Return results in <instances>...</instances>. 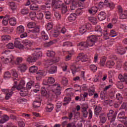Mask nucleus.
<instances>
[{"instance_id":"f257e3e1","label":"nucleus","mask_w":127,"mask_h":127,"mask_svg":"<svg viewBox=\"0 0 127 127\" xmlns=\"http://www.w3.org/2000/svg\"><path fill=\"white\" fill-rule=\"evenodd\" d=\"M52 5L54 6L57 9H61L62 13L64 14L67 12L68 10L67 8V5L66 4L63 3L62 0H52Z\"/></svg>"},{"instance_id":"f03ea898","label":"nucleus","mask_w":127,"mask_h":127,"mask_svg":"<svg viewBox=\"0 0 127 127\" xmlns=\"http://www.w3.org/2000/svg\"><path fill=\"white\" fill-rule=\"evenodd\" d=\"M41 48H35L34 49L35 53L32 54V56H29L27 59V61L29 63H32L36 62V60H38L40 57H42V52L39 51L41 50Z\"/></svg>"},{"instance_id":"7ed1b4c3","label":"nucleus","mask_w":127,"mask_h":127,"mask_svg":"<svg viewBox=\"0 0 127 127\" xmlns=\"http://www.w3.org/2000/svg\"><path fill=\"white\" fill-rule=\"evenodd\" d=\"M117 115H118V112L114 111L113 110H110L109 113H107V117L110 123L115 122L116 121V118H117Z\"/></svg>"},{"instance_id":"20e7f679","label":"nucleus","mask_w":127,"mask_h":127,"mask_svg":"<svg viewBox=\"0 0 127 127\" xmlns=\"http://www.w3.org/2000/svg\"><path fill=\"white\" fill-rule=\"evenodd\" d=\"M97 40H98V38L95 35H92L91 36L87 37V43H88L89 47H92V46H94V45L96 44Z\"/></svg>"},{"instance_id":"39448f33","label":"nucleus","mask_w":127,"mask_h":127,"mask_svg":"<svg viewBox=\"0 0 127 127\" xmlns=\"http://www.w3.org/2000/svg\"><path fill=\"white\" fill-rule=\"evenodd\" d=\"M52 86L55 88V89H52V91L55 94L56 96H58L61 95V86L60 84L56 83Z\"/></svg>"},{"instance_id":"423d86ee","label":"nucleus","mask_w":127,"mask_h":127,"mask_svg":"<svg viewBox=\"0 0 127 127\" xmlns=\"http://www.w3.org/2000/svg\"><path fill=\"white\" fill-rule=\"evenodd\" d=\"M25 85V81L23 80H21L20 81V83L17 86V90L20 91V95L23 97V96H25L24 95V93L23 92V88H24V85Z\"/></svg>"},{"instance_id":"0eeeda50","label":"nucleus","mask_w":127,"mask_h":127,"mask_svg":"<svg viewBox=\"0 0 127 127\" xmlns=\"http://www.w3.org/2000/svg\"><path fill=\"white\" fill-rule=\"evenodd\" d=\"M23 44V50H29L31 49V42L28 40H24L22 41Z\"/></svg>"},{"instance_id":"6e6552de","label":"nucleus","mask_w":127,"mask_h":127,"mask_svg":"<svg viewBox=\"0 0 127 127\" xmlns=\"http://www.w3.org/2000/svg\"><path fill=\"white\" fill-rule=\"evenodd\" d=\"M89 108V106L88 104H84L81 107V112L82 113V115L83 116V118H87L88 117V109Z\"/></svg>"},{"instance_id":"1a4fd4ad","label":"nucleus","mask_w":127,"mask_h":127,"mask_svg":"<svg viewBox=\"0 0 127 127\" xmlns=\"http://www.w3.org/2000/svg\"><path fill=\"white\" fill-rule=\"evenodd\" d=\"M40 32V27L39 26H36L32 29L28 30V33H34L35 34H38Z\"/></svg>"},{"instance_id":"9d476101","label":"nucleus","mask_w":127,"mask_h":127,"mask_svg":"<svg viewBox=\"0 0 127 127\" xmlns=\"http://www.w3.org/2000/svg\"><path fill=\"white\" fill-rule=\"evenodd\" d=\"M77 61H81V62H87L88 61V58L87 55H84L83 53H80L77 57Z\"/></svg>"},{"instance_id":"9b49d317","label":"nucleus","mask_w":127,"mask_h":127,"mask_svg":"<svg viewBox=\"0 0 127 127\" xmlns=\"http://www.w3.org/2000/svg\"><path fill=\"white\" fill-rule=\"evenodd\" d=\"M98 19L99 20L103 21L105 20L107 18V13L105 11H101L99 13L97 16Z\"/></svg>"},{"instance_id":"f8f14e48","label":"nucleus","mask_w":127,"mask_h":127,"mask_svg":"<svg viewBox=\"0 0 127 127\" xmlns=\"http://www.w3.org/2000/svg\"><path fill=\"white\" fill-rule=\"evenodd\" d=\"M14 44L15 47H16V48H18L20 50H23V45L21 44L20 41H19V39H16L14 41Z\"/></svg>"},{"instance_id":"ddd939ff","label":"nucleus","mask_w":127,"mask_h":127,"mask_svg":"<svg viewBox=\"0 0 127 127\" xmlns=\"http://www.w3.org/2000/svg\"><path fill=\"white\" fill-rule=\"evenodd\" d=\"M45 73V71L44 70H39L38 72H36L37 76H36V79L38 81H40L41 79H42V77L44 76V73Z\"/></svg>"},{"instance_id":"4468645a","label":"nucleus","mask_w":127,"mask_h":127,"mask_svg":"<svg viewBox=\"0 0 127 127\" xmlns=\"http://www.w3.org/2000/svg\"><path fill=\"white\" fill-rule=\"evenodd\" d=\"M91 25L90 24H88L86 25L82 26L81 27H79V33L81 34H84V33L87 31V29H89V28H88V26H90Z\"/></svg>"},{"instance_id":"2eb2a0df","label":"nucleus","mask_w":127,"mask_h":127,"mask_svg":"<svg viewBox=\"0 0 127 127\" xmlns=\"http://www.w3.org/2000/svg\"><path fill=\"white\" fill-rule=\"evenodd\" d=\"M9 23L12 26H14L16 25V18L13 17H10V14H9Z\"/></svg>"},{"instance_id":"dca6fc26","label":"nucleus","mask_w":127,"mask_h":127,"mask_svg":"<svg viewBox=\"0 0 127 127\" xmlns=\"http://www.w3.org/2000/svg\"><path fill=\"white\" fill-rule=\"evenodd\" d=\"M79 0H75L71 2V5H70V9L71 10H75L76 9V7H78L79 6V3H78Z\"/></svg>"},{"instance_id":"f3484780","label":"nucleus","mask_w":127,"mask_h":127,"mask_svg":"<svg viewBox=\"0 0 127 127\" xmlns=\"http://www.w3.org/2000/svg\"><path fill=\"white\" fill-rule=\"evenodd\" d=\"M18 70L20 72H25L27 70V65L25 64H20L18 67Z\"/></svg>"},{"instance_id":"a211bd4d","label":"nucleus","mask_w":127,"mask_h":127,"mask_svg":"<svg viewBox=\"0 0 127 127\" xmlns=\"http://www.w3.org/2000/svg\"><path fill=\"white\" fill-rule=\"evenodd\" d=\"M24 32V27L22 25H20L16 28V33L17 34H21Z\"/></svg>"},{"instance_id":"6ab92c4d","label":"nucleus","mask_w":127,"mask_h":127,"mask_svg":"<svg viewBox=\"0 0 127 127\" xmlns=\"http://www.w3.org/2000/svg\"><path fill=\"white\" fill-rule=\"evenodd\" d=\"M101 112H102V107L99 106H95L94 113L96 117H98L99 115L101 113Z\"/></svg>"},{"instance_id":"aec40b11","label":"nucleus","mask_w":127,"mask_h":127,"mask_svg":"<svg viewBox=\"0 0 127 127\" xmlns=\"http://www.w3.org/2000/svg\"><path fill=\"white\" fill-rule=\"evenodd\" d=\"M41 105V99H40V98H39L38 100H36L34 101L33 103V108H39L40 106Z\"/></svg>"},{"instance_id":"412c9836","label":"nucleus","mask_w":127,"mask_h":127,"mask_svg":"<svg viewBox=\"0 0 127 127\" xmlns=\"http://www.w3.org/2000/svg\"><path fill=\"white\" fill-rule=\"evenodd\" d=\"M77 46H80L82 48H88V47H90L89 46V44L88 43L87 41L85 42H80L78 45Z\"/></svg>"},{"instance_id":"4be33fe9","label":"nucleus","mask_w":127,"mask_h":127,"mask_svg":"<svg viewBox=\"0 0 127 127\" xmlns=\"http://www.w3.org/2000/svg\"><path fill=\"white\" fill-rule=\"evenodd\" d=\"M99 118L102 124H105L107 122V116H105L104 113L100 114Z\"/></svg>"},{"instance_id":"5701e85b","label":"nucleus","mask_w":127,"mask_h":127,"mask_svg":"<svg viewBox=\"0 0 127 127\" xmlns=\"http://www.w3.org/2000/svg\"><path fill=\"white\" fill-rule=\"evenodd\" d=\"M20 13L22 15H27L29 14V9L27 7H24L20 10Z\"/></svg>"},{"instance_id":"b1692460","label":"nucleus","mask_w":127,"mask_h":127,"mask_svg":"<svg viewBox=\"0 0 127 127\" xmlns=\"http://www.w3.org/2000/svg\"><path fill=\"white\" fill-rule=\"evenodd\" d=\"M57 42L56 40H53L50 41V42H47L44 44V47H50L51 45H53V44H55Z\"/></svg>"},{"instance_id":"393cba45","label":"nucleus","mask_w":127,"mask_h":127,"mask_svg":"<svg viewBox=\"0 0 127 127\" xmlns=\"http://www.w3.org/2000/svg\"><path fill=\"white\" fill-rule=\"evenodd\" d=\"M9 18V14H6L4 16L3 20L2 21V23L3 25H7Z\"/></svg>"},{"instance_id":"a878e982","label":"nucleus","mask_w":127,"mask_h":127,"mask_svg":"<svg viewBox=\"0 0 127 127\" xmlns=\"http://www.w3.org/2000/svg\"><path fill=\"white\" fill-rule=\"evenodd\" d=\"M11 38L10 36L8 35H4L1 36V41H4L5 42H6V41H9Z\"/></svg>"},{"instance_id":"bb28decb","label":"nucleus","mask_w":127,"mask_h":127,"mask_svg":"<svg viewBox=\"0 0 127 127\" xmlns=\"http://www.w3.org/2000/svg\"><path fill=\"white\" fill-rule=\"evenodd\" d=\"M76 18H77V16L75 13H71L68 17V19L69 21L72 22L73 21H75L76 20Z\"/></svg>"},{"instance_id":"cd10ccee","label":"nucleus","mask_w":127,"mask_h":127,"mask_svg":"<svg viewBox=\"0 0 127 127\" xmlns=\"http://www.w3.org/2000/svg\"><path fill=\"white\" fill-rule=\"evenodd\" d=\"M41 93L42 96L45 97L46 99H47V98L49 97V95H48V93H47V91H46V89H45V87H42V89L41 90Z\"/></svg>"},{"instance_id":"c85d7f7f","label":"nucleus","mask_w":127,"mask_h":127,"mask_svg":"<svg viewBox=\"0 0 127 127\" xmlns=\"http://www.w3.org/2000/svg\"><path fill=\"white\" fill-rule=\"evenodd\" d=\"M57 72V66H52L48 70L49 74H54Z\"/></svg>"},{"instance_id":"c756f323","label":"nucleus","mask_w":127,"mask_h":127,"mask_svg":"<svg viewBox=\"0 0 127 127\" xmlns=\"http://www.w3.org/2000/svg\"><path fill=\"white\" fill-rule=\"evenodd\" d=\"M9 120V117L7 115H5L3 116V118L0 120V124H4V123H6Z\"/></svg>"},{"instance_id":"7c9ffc66","label":"nucleus","mask_w":127,"mask_h":127,"mask_svg":"<svg viewBox=\"0 0 127 127\" xmlns=\"http://www.w3.org/2000/svg\"><path fill=\"white\" fill-rule=\"evenodd\" d=\"M53 109H54L53 104L49 103L47 105V107H46V111L47 112H52V111H53Z\"/></svg>"},{"instance_id":"2f4dec72","label":"nucleus","mask_w":127,"mask_h":127,"mask_svg":"<svg viewBox=\"0 0 127 127\" xmlns=\"http://www.w3.org/2000/svg\"><path fill=\"white\" fill-rule=\"evenodd\" d=\"M119 14L120 19H127V10H125L124 12L120 13Z\"/></svg>"},{"instance_id":"473e14b6","label":"nucleus","mask_w":127,"mask_h":127,"mask_svg":"<svg viewBox=\"0 0 127 127\" xmlns=\"http://www.w3.org/2000/svg\"><path fill=\"white\" fill-rule=\"evenodd\" d=\"M117 53L118 54H120V55H124L126 53V49L124 48H119L116 50Z\"/></svg>"},{"instance_id":"72a5a7b5","label":"nucleus","mask_w":127,"mask_h":127,"mask_svg":"<svg viewBox=\"0 0 127 127\" xmlns=\"http://www.w3.org/2000/svg\"><path fill=\"white\" fill-rule=\"evenodd\" d=\"M116 64V63H115V62L113 60L108 61L106 63V66L108 67V68H112L113 66H115Z\"/></svg>"},{"instance_id":"f704fd0d","label":"nucleus","mask_w":127,"mask_h":127,"mask_svg":"<svg viewBox=\"0 0 127 127\" xmlns=\"http://www.w3.org/2000/svg\"><path fill=\"white\" fill-rule=\"evenodd\" d=\"M38 70V67L35 65H33L31 66L29 69V72L30 73H32L33 74V73H36V72H37V70Z\"/></svg>"},{"instance_id":"c9c22d12","label":"nucleus","mask_w":127,"mask_h":127,"mask_svg":"<svg viewBox=\"0 0 127 127\" xmlns=\"http://www.w3.org/2000/svg\"><path fill=\"white\" fill-rule=\"evenodd\" d=\"M71 73L73 76H75L76 72H79L80 71V67H76V66H72L71 67Z\"/></svg>"},{"instance_id":"e433bc0d","label":"nucleus","mask_w":127,"mask_h":127,"mask_svg":"<svg viewBox=\"0 0 127 127\" xmlns=\"http://www.w3.org/2000/svg\"><path fill=\"white\" fill-rule=\"evenodd\" d=\"M116 99L118 101H119V104L123 103V100H124V98L123 97V95L121 94V93H117L116 94Z\"/></svg>"},{"instance_id":"4c0bfd02","label":"nucleus","mask_w":127,"mask_h":127,"mask_svg":"<svg viewBox=\"0 0 127 127\" xmlns=\"http://www.w3.org/2000/svg\"><path fill=\"white\" fill-rule=\"evenodd\" d=\"M35 85V82L33 81H30L29 82H28L26 86V88L27 89V90H30V89H31V87L32 86H34Z\"/></svg>"},{"instance_id":"58836bf2","label":"nucleus","mask_w":127,"mask_h":127,"mask_svg":"<svg viewBox=\"0 0 127 127\" xmlns=\"http://www.w3.org/2000/svg\"><path fill=\"white\" fill-rule=\"evenodd\" d=\"M59 61H60V58L59 57L56 58L55 60L52 62H48L47 63V64L49 66H51V65H53L55 63H57Z\"/></svg>"},{"instance_id":"ea45409f","label":"nucleus","mask_w":127,"mask_h":127,"mask_svg":"<svg viewBox=\"0 0 127 127\" xmlns=\"http://www.w3.org/2000/svg\"><path fill=\"white\" fill-rule=\"evenodd\" d=\"M72 100L70 97H64V103H63V106H67L68 104L70 103V101Z\"/></svg>"},{"instance_id":"a19ab883","label":"nucleus","mask_w":127,"mask_h":127,"mask_svg":"<svg viewBox=\"0 0 127 127\" xmlns=\"http://www.w3.org/2000/svg\"><path fill=\"white\" fill-rule=\"evenodd\" d=\"M35 88L33 89V92L35 93H37V92H39L40 90V86L39 85V83H37L34 86H33Z\"/></svg>"},{"instance_id":"79ce46f5","label":"nucleus","mask_w":127,"mask_h":127,"mask_svg":"<svg viewBox=\"0 0 127 127\" xmlns=\"http://www.w3.org/2000/svg\"><path fill=\"white\" fill-rule=\"evenodd\" d=\"M9 5L12 10H15L17 7L16 4L14 2H10Z\"/></svg>"},{"instance_id":"37998d69","label":"nucleus","mask_w":127,"mask_h":127,"mask_svg":"<svg viewBox=\"0 0 127 127\" xmlns=\"http://www.w3.org/2000/svg\"><path fill=\"white\" fill-rule=\"evenodd\" d=\"M88 11L90 14H96L98 11V8H96V7H93L90 9H89Z\"/></svg>"},{"instance_id":"c03bdc74","label":"nucleus","mask_w":127,"mask_h":127,"mask_svg":"<svg viewBox=\"0 0 127 127\" xmlns=\"http://www.w3.org/2000/svg\"><path fill=\"white\" fill-rule=\"evenodd\" d=\"M121 110H124L125 112L127 111V102H124L121 106L120 108H119V111Z\"/></svg>"},{"instance_id":"a18cd8bd","label":"nucleus","mask_w":127,"mask_h":127,"mask_svg":"<svg viewBox=\"0 0 127 127\" xmlns=\"http://www.w3.org/2000/svg\"><path fill=\"white\" fill-rule=\"evenodd\" d=\"M56 111L57 113L61 111V107H62V102H58L56 105Z\"/></svg>"},{"instance_id":"49530a36","label":"nucleus","mask_w":127,"mask_h":127,"mask_svg":"<svg viewBox=\"0 0 127 127\" xmlns=\"http://www.w3.org/2000/svg\"><path fill=\"white\" fill-rule=\"evenodd\" d=\"M31 10H38L39 7L35 4H32L30 6Z\"/></svg>"},{"instance_id":"de8ad7c7","label":"nucleus","mask_w":127,"mask_h":127,"mask_svg":"<svg viewBox=\"0 0 127 127\" xmlns=\"http://www.w3.org/2000/svg\"><path fill=\"white\" fill-rule=\"evenodd\" d=\"M36 25V24L35 23V22H30L27 24V26L28 28H29V29H31L32 28H33L34 27H35Z\"/></svg>"},{"instance_id":"09e8293b","label":"nucleus","mask_w":127,"mask_h":127,"mask_svg":"<svg viewBox=\"0 0 127 127\" xmlns=\"http://www.w3.org/2000/svg\"><path fill=\"white\" fill-rule=\"evenodd\" d=\"M116 86L117 88H118V89H120V90H122V89H124V84L122 81H118L116 83Z\"/></svg>"},{"instance_id":"8fccbe9b","label":"nucleus","mask_w":127,"mask_h":127,"mask_svg":"<svg viewBox=\"0 0 127 127\" xmlns=\"http://www.w3.org/2000/svg\"><path fill=\"white\" fill-rule=\"evenodd\" d=\"M68 81L67 78L63 77L62 80V84L64 85V86H66L68 85Z\"/></svg>"},{"instance_id":"3c124183","label":"nucleus","mask_w":127,"mask_h":127,"mask_svg":"<svg viewBox=\"0 0 127 127\" xmlns=\"http://www.w3.org/2000/svg\"><path fill=\"white\" fill-rule=\"evenodd\" d=\"M83 9L78 8L76 10L75 14H76V16L77 15H81L82 13H83Z\"/></svg>"},{"instance_id":"603ef678","label":"nucleus","mask_w":127,"mask_h":127,"mask_svg":"<svg viewBox=\"0 0 127 127\" xmlns=\"http://www.w3.org/2000/svg\"><path fill=\"white\" fill-rule=\"evenodd\" d=\"M47 56L48 57H54V56H55V52L48 51L47 53Z\"/></svg>"},{"instance_id":"864d4df0","label":"nucleus","mask_w":127,"mask_h":127,"mask_svg":"<svg viewBox=\"0 0 127 127\" xmlns=\"http://www.w3.org/2000/svg\"><path fill=\"white\" fill-rule=\"evenodd\" d=\"M95 31L97 32H100L101 33H103V29H102V27L99 25H96L95 26Z\"/></svg>"},{"instance_id":"5fc2aeb1","label":"nucleus","mask_w":127,"mask_h":127,"mask_svg":"<svg viewBox=\"0 0 127 127\" xmlns=\"http://www.w3.org/2000/svg\"><path fill=\"white\" fill-rule=\"evenodd\" d=\"M106 61H107V58L106 57H104L100 60V64L101 66H104L105 64H106Z\"/></svg>"},{"instance_id":"6e6d98bb","label":"nucleus","mask_w":127,"mask_h":127,"mask_svg":"<svg viewBox=\"0 0 127 127\" xmlns=\"http://www.w3.org/2000/svg\"><path fill=\"white\" fill-rule=\"evenodd\" d=\"M75 92H82V87L78 84H75Z\"/></svg>"},{"instance_id":"4d7b16f0","label":"nucleus","mask_w":127,"mask_h":127,"mask_svg":"<svg viewBox=\"0 0 127 127\" xmlns=\"http://www.w3.org/2000/svg\"><path fill=\"white\" fill-rule=\"evenodd\" d=\"M127 117L126 116H118L117 120L119 122H121V123H123V122L126 120Z\"/></svg>"},{"instance_id":"13d9d810","label":"nucleus","mask_w":127,"mask_h":127,"mask_svg":"<svg viewBox=\"0 0 127 127\" xmlns=\"http://www.w3.org/2000/svg\"><path fill=\"white\" fill-rule=\"evenodd\" d=\"M12 94H13L12 91H9V92L6 93L5 100H9V98L12 96Z\"/></svg>"},{"instance_id":"bf43d9fd","label":"nucleus","mask_w":127,"mask_h":127,"mask_svg":"<svg viewBox=\"0 0 127 127\" xmlns=\"http://www.w3.org/2000/svg\"><path fill=\"white\" fill-rule=\"evenodd\" d=\"M47 81L49 84H54V83H55V79L52 77H49Z\"/></svg>"},{"instance_id":"052dcab7","label":"nucleus","mask_w":127,"mask_h":127,"mask_svg":"<svg viewBox=\"0 0 127 127\" xmlns=\"http://www.w3.org/2000/svg\"><path fill=\"white\" fill-rule=\"evenodd\" d=\"M45 15L46 19H51V13H50V12H45Z\"/></svg>"},{"instance_id":"680f3d73","label":"nucleus","mask_w":127,"mask_h":127,"mask_svg":"<svg viewBox=\"0 0 127 127\" xmlns=\"http://www.w3.org/2000/svg\"><path fill=\"white\" fill-rule=\"evenodd\" d=\"M90 70L93 72H95L98 69V67L95 64H91L90 66Z\"/></svg>"},{"instance_id":"e2e57ef3","label":"nucleus","mask_w":127,"mask_h":127,"mask_svg":"<svg viewBox=\"0 0 127 127\" xmlns=\"http://www.w3.org/2000/svg\"><path fill=\"white\" fill-rule=\"evenodd\" d=\"M11 72L12 73V75L13 77H15V78H17V77H18V74L15 69H12Z\"/></svg>"},{"instance_id":"0e129e2a","label":"nucleus","mask_w":127,"mask_h":127,"mask_svg":"<svg viewBox=\"0 0 127 127\" xmlns=\"http://www.w3.org/2000/svg\"><path fill=\"white\" fill-rule=\"evenodd\" d=\"M116 5L113 2L108 3L107 7H110L111 9H114Z\"/></svg>"},{"instance_id":"69168bd1","label":"nucleus","mask_w":127,"mask_h":127,"mask_svg":"<svg viewBox=\"0 0 127 127\" xmlns=\"http://www.w3.org/2000/svg\"><path fill=\"white\" fill-rule=\"evenodd\" d=\"M36 15V13L35 12H31L29 13V17L30 18H31L32 20H34V17H35V16Z\"/></svg>"},{"instance_id":"338daca9","label":"nucleus","mask_w":127,"mask_h":127,"mask_svg":"<svg viewBox=\"0 0 127 127\" xmlns=\"http://www.w3.org/2000/svg\"><path fill=\"white\" fill-rule=\"evenodd\" d=\"M44 14L42 13H39L36 15V17H37V19L41 20L43 18Z\"/></svg>"},{"instance_id":"774afa93","label":"nucleus","mask_w":127,"mask_h":127,"mask_svg":"<svg viewBox=\"0 0 127 127\" xmlns=\"http://www.w3.org/2000/svg\"><path fill=\"white\" fill-rule=\"evenodd\" d=\"M4 30L5 31V32H6V33L9 34L13 31V29L11 28H5Z\"/></svg>"}]
</instances>
